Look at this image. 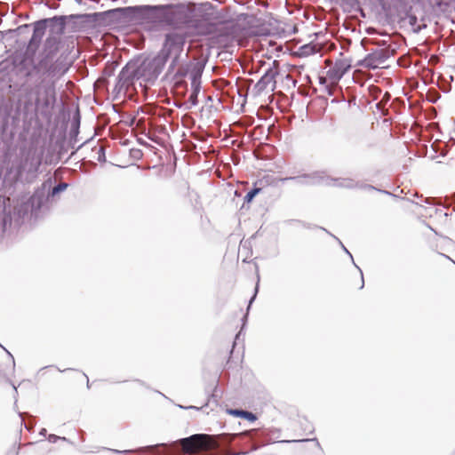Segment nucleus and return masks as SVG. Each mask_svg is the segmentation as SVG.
Segmentation results:
<instances>
[{
  "mask_svg": "<svg viewBox=\"0 0 455 455\" xmlns=\"http://www.w3.org/2000/svg\"><path fill=\"white\" fill-rule=\"evenodd\" d=\"M66 16H53L23 24L13 29L17 35H32L23 46L15 50L12 64L16 76L22 80L20 90L24 108H34L43 116L50 114L57 101L56 85L68 72L69 65L59 56L61 40L49 35L43 42L46 29L61 35L66 28Z\"/></svg>",
  "mask_w": 455,
  "mask_h": 455,
  "instance_id": "1",
  "label": "nucleus"
},
{
  "mask_svg": "<svg viewBox=\"0 0 455 455\" xmlns=\"http://www.w3.org/2000/svg\"><path fill=\"white\" fill-rule=\"evenodd\" d=\"M164 25L176 29L192 28L198 34L212 31L211 14L203 6L189 8L184 4H165Z\"/></svg>",
  "mask_w": 455,
  "mask_h": 455,
  "instance_id": "2",
  "label": "nucleus"
},
{
  "mask_svg": "<svg viewBox=\"0 0 455 455\" xmlns=\"http://www.w3.org/2000/svg\"><path fill=\"white\" fill-rule=\"evenodd\" d=\"M186 37L179 33H167L162 49L156 54L166 64L171 60L169 72L177 65L180 56L183 52Z\"/></svg>",
  "mask_w": 455,
  "mask_h": 455,
  "instance_id": "3",
  "label": "nucleus"
},
{
  "mask_svg": "<svg viewBox=\"0 0 455 455\" xmlns=\"http://www.w3.org/2000/svg\"><path fill=\"white\" fill-rule=\"evenodd\" d=\"M140 80L154 83L162 73L165 64L156 55L153 58L132 59Z\"/></svg>",
  "mask_w": 455,
  "mask_h": 455,
  "instance_id": "4",
  "label": "nucleus"
},
{
  "mask_svg": "<svg viewBox=\"0 0 455 455\" xmlns=\"http://www.w3.org/2000/svg\"><path fill=\"white\" fill-rule=\"evenodd\" d=\"M188 451L195 450H214L219 448L218 437L207 434H195L178 441Z\"/></svg>",
  "mask_w": 455,
  "mask_h": 455,
  "instance_id": "5",
  "label": "nucleus"
},
{
  "mask_svg": "<svg viewBox=\"0 0 455 455\" xmlns=\"http://www.w3.org/2000/svg\"><path fill=\"white\" fill-rule=\"evenodd\" d=\"M165 10V4L137 5V23H152L156 25H164Z\"/></svg>",
  "mask_w": 455,
  "mask_h": 455,
  "instance_id": "6",
  "label": "nucleus"
},
{
  "mask_svg": "<svg viewBox=\"0 0 455 455\" xmlns=\"http://www.w3.org/2000/svg\"><path fill=\"white\" fill-rule=\"evenodd\" d=\"M137 5L118 7L98 13L108 25H117L123 23L137 22Z\"/></svg>",
  "mask_w": 455,
  "mask_h": 455,
  "instance_id": "7",
  "label": "nucleus"
},
{
  "mask_svg": "<svg viewBox=\"0 0 455 455\" xmlns=\"http://www.w3.org/2000/svg\"><path fill=\"white\" fill-rule=\"evenodd\" d=\"M139 76L137 75V69L132 60L128 61L125 66L120 71L116 83L115 84L113 92L119 94L122 92L124 93L129 90L130 87L133 86L134 82L138 81Z\"/></svg>",
  "mask_w": 455,
  "mask_h": 455,
  "instance_id": "8",
  "label": "nucleus"
},
{
  "mask_svg": "<svg viewBox=\"0 0 455 455\" xmlns=\"http://www.w3.org/2000/svg\"><path fill=\"white\" fill-rule=\"evenodd\" d=\"M328 180L329 177L325 175L324 172L315 171L310 173L281 178L279 181L282 183L293 181L299 186H315L320 184H329L327 182Z\"/></svg>",
  "mask_w": 455,
  "mask_h": 455,
  "instance_id": "9",
  "label": "nucleus"
},
{
  "mask_svg": "<svg viewBox=\"0 0 455 455\" xmlns=\"http://www.w3.org/2000/svg\"><path fill=\"white\" fill-rule=\"evenodd\" d=\"M393 53L394 50L388 47L378 48L367 54L363 60L359 61V65L367 68L375 69L380 65H383Z\"/></svg>",
  "mask_w": 455,
  "mask_h": 455,
  "instance_id": "10",
  "label": "nucleus"
},
{
  "mask_svg": "<svg viewBox=\"0 0 455 455\" xmlns=\"http://www.w3.org/2000/svg\"><path fill=\"white\" fill-rule=\"evenodd\" d=\"M279 74L277 68L270 67L266 69L260 79L255 84L251 93L254 97L259 96L267 87L272 84V91L275 88V76Z\"/></svg>",
  "mask_w": 455,
  "mask_h": 455,
  "instance_id": "11",
  "label": "nucleus"
},
{
  "mask_svg": "<svg viewBox=\"0 0 455 455\" xmlns=\"http://www.w3.org/2000/svg\"><path fill=\"white\" fill-rule=\"evenodd\" d=\"M204 65L199 62L192 63L187 67L186 69L179 68L177 71V75L180 76H184L188 75L190 79L191 85H200L201 86V77L204 71Z\"/></svg>",
  "mask_w": 455,
  "mask_h": 455,
  "instance_id": "12",
  "label": "nucleus"
},
{
  "mask_svg": "<svg viewBox=\"0 0 455 455\" xmlns=\"http://www.w3.org/2000/svg\"><path fill=\"white\" fill-rule=\"evenodd\" d=\"M49 199L50 198H47V183L44 182L40 188L35 190L29 198L28 203L32 212L39 211Z\"/></svg>",
  "mask_w": 455,
  "mask_h": 455,
  "instance_id": "13",
  "label": "nucleus"
},
{
  "mask_svg": "<svg viewBox=\"0 0 455 455\" xmlns=\"http://www.w3.org/2000/svg\"><path fill=\"white\" fill-rule=\"evenodd\" d=\"M201 91L200 85H191L190 93L188 99V101L184 102L182 105L175 104L178 108L184 107L185 109H191L193 107H196L198 104V95Z\"/></svg>",
  "mask_w": 455,
  "mask_h": 455,
  "instance_id": "14",
  "label": "nucleus"
},
{
  "mask_svg": "<svg viewBox=\"0 0 455 455\" xmlns=\"http://www.w3.org/2000/svg\"><path fill=\"white\" fill-rule=\"evenodd\" d=\"M327 182L329 183L328 185H333L339 188H344L348 189L355 188L358 186V181H355L350 178L333 179L329 177Z\"/></svg>",
  "mask_w": 455,
  "mask_h": 455,
  "instance_id": "15",
  "label": "nucleus"
},
{
  "mask_svg": "<svg viewBox=\"0 0 455 455\" xmlns=\"http://www.w3.org/2000/svg\"><path fill=\"white\" fill-rule=\"evenodd\" d=\"M166 446L165 443H157L154 445H147L144 447H140L135 450H124V451H119L115 449H109V451L115 452V453H131V452H146V451H154L158 447H164Z\"/></svg>",
  "mask_w": 455,
  "mask_h": 455,
  "instance_id": "16",
  "label": "nucleus"
},
{
  "mask_svg": "<svg viewBox=\"0 0 455 455\" xmlns=\"http://www.w3.org/2000/svg\"><path fill=\"white\" fill-rule=\"evenodd\" d=\"M228 413L230 415L247 419L250 422H254L257 419V416L254 413L241 409H230L228 410Z\"/></svg>",
  "mask_w": 455,
  "mask_h": 455,
  "instance_id": "17",
  "label": "nucleus"
},
{
  "mask_svg": "<svg viewBox=\"0 0 455 455\" xmlns=\"http://www.w3.org/2000/svg\"><path fill=\"white\" fill-rule=\"evenodd\" d=\"M321 229L324 230L325 232H327L328 234H330L335 240H337L339 243V245L341 246V248L343 249V251L347 254L349 255L353 264L355 266L356 268H358L360 274H361V278H362V284L360 286V289H363V286H364V280H363V271L361 270V268L355 265V261H354V259H353V256L352 254L349 252V251L346 248V246H344V244L342 243V242L337 237L335 236L334 235L331 234L330 232H328L325 228H321Z\"/></svg>",
  "mask_w": 455,
  "mask_h": 455,
  "instance_id": "18",
  "label": "nucleus"
},
{
  "mask_svg": "<svg viewBox=\"0 0 455 455\" xmlns=\"http://www.w3.org/2000/svg\"><path fill=\"white\" fill-rule=\"evenodd\" d=\"M68 183L65 182H60L52 188H50V186L47 185V198L53 197L59 193L64 191L68 188Z\"/></svg>",
  "mask_w": 455,
  "mask_h": 455,
  "instance_id": "19",
  "label": "nucleus"
},
{
  "mask_svg": "<svg viewBox=\"0 0 455 455\" xmlns=\"http://www.w3.org/2000/svg\"><path fill=\"white\" fill-rule=\"evenodd\" d=\"M336 69H338V80H339L350 68V64L345 60H338L335 62Z\"/></svg>",
  "mask_w": 455,
  "mask_h": 455,
  "instance_id": "20",
  "label": "nucleus"
},
{
  "mask_svg": "<svg viewBox=\"0 0 455 455\" xmlns=\"http://www.w3.org/2000/svg\"><path fill=\"white\" fill-rule=\"evenodd\" d=\"M261 190L262 188H258L255 184L254 187L245 195L244 202L251 203L254 199V197L260 193Z\"/></svg>",
  "mask_w": 455,
  "mask_h": 455,
  "instance_id": "21",
  "label": "nucleus"
},
{
  "mask_svg": "<svg viewBox=\"0 0 455 455\" xmlns=\"http://www.w3.org/2000/svg\"><path fill=\"white\" fill-rule=\"evenodd\" d=\"M356 188L365 189V190H376V191H379L380 193H383V194H386V195H388V196H395V195H393L389 191L379 189V188H375L372 185L364 184V183H362V182H359V181H358V186H357Z\"/></svg>",
  "mask_w": 455,
  "mask_h": 455,
  "instance_id": "22",
  "label": "nucleus"
},
{
  "mask_svg": "<svg viewBox=\"0 0 455 455\" xmlns=\"http://www.w3.org/2000/svg\"><path fill=\"white\" fill-rule=\"evenodd\" d=\"M408 19L410 25L414 28V32L419 33V31H421L422 28H426V25L417 26L418 18L414 14L408 15Z\"/></svg>",
  "mask_w": 455,
  "mask_h": 455,
  "instance_id": "23",
  "label": "nucleus"
},
{
  "mask_svg": "<svg viewBox=\"0 0 455 455\" xmlns=\"http://www.w3.org/2000/svg\"><path fill=\"white\" fill-rule=\"evenodd\" d=\"M11 216H1L0 217V233L5 231L6 228L11 225Z\"/></svg>",
  "mask_w": 455,
  "mask_h": 455,
  "instance_id": "24",
  "label": "nucleus"
},
{
  "mask_svg": "<svg viewBox=\"0 0 455 455\" xmlns=\"http://www.w3.org/2000/svg\"><path fill=\"white\" fill-rule=\"evenodd\" d=\"M79 125H80V117L78 116L77 119H74V121L72 123L71 133H73L74 136H76L78 134Z\"/></svg>",
  "mask_w": 455,
  "mask_h": 455,
  "instance_id": "25",
  "label": "nucleus"
},
{
  "mask_svg": "<svg viewBox=\"0 0 455 455\" xmlns=\"http://www.w3.org/2000/svg\"><path fill=\"white\" fill-rule=\"evenodd\" d=\"M58 440H62V441H65V442L68 441L66 437H60V436H58V435H53V434H51L48 436V441L50 443H55Z\"/></svg>",
  "mask_w": 455,
  "mask_h": 455,
  "instance_id": "26",
  "label": "nucleus"
},
{
  "mask_svg": "<svg viewBox=\"0 0 455 455\" xmlns=\"http://www.w3.org/2000/svg\"><path fill=\"white\" fill-rule=\"evenodd\" d=\"M328 75L332 79H337L338 80V69H336V66L334 65L332 68H331L328 71Z\"/></svg>",
  "mask_w": 455,
  "mask_h": 455,
  "instance_id": "27",
  "label": "nucleus"
},
{
  "mask_svg": "<svg viewBox=\"0 0 455 455\" xmlns=\"http://www.w3.org/2000/svg\"><path fill=\"white\" fill-rule=\"evenodd\" d=\"M114 67H107L105 68L103 74L105 76H111L114 74Z\"/></svg>",
  "mask_w": 455,
  "mask_h": 455,
  "instance_id": "28",
  "label": "nucleus"
},
{
  "mask_svg": "<svg viewBox=\"0 0 455 455\" xmlns=\"http://www.w3.org/2000/svg\"><path fill=\"white\" fill-rule=\"evenodd\" d=\"M258 290H259V284L257 283L256 284V287H255V291H254V294L252 295V297L251 298L250 301H249V305H248V307H247V310H249L251 305L252 304V302L254 301L256 296H257V293H258Z\"/></svg>",
  "mask_w": 455,
  "mask_h": 455,
  "instance_id": "29",
  "label": "nucleus"
},
{
  "mask_svg": "<svg viewBox=\"0 0 455 455\" xmlns=\"http://www.w3.org/2000/svg\"><path fill=\"white\" fill-rule=\"evenodd\" d=\"M99 154H100V156L98 157L99 161H101L102 158L105 159L104 150L102 148H100Z\"/></svg>",
  "mask_w": 455,
  "mask_h": 455,
  "instance_id": "30",
  "label": "nucleus"
},
{
  "mask_svg": "<svg viewBox=\"0 0 455 455\" xmlns=\"http://www.w3.org/2000/svg\"><path fill=\"white\" fill-rule=\"evenodd\" d=\"M0 347H3V348L7 352V354H8V355H9V356L11 357V359H12V364H13V366H14V365H15V362H14V358H13L12 355V354L7 350V349H5V348H4L1 344H0Z\"/></svg>",
  "mask_w": 455,
  "mask_h": 455,
  "instance_id": "31",
  "label": "nucleus"
},
{
  "mask_svg": "<svg viewBox=\"0 0 455 455\" xmlns=\"http://www.w3.org/2000/svg\"><path fill=\"white\" fill-rule=\"evenodd\" d=\"M435 200V198H427V199L425 200V202H426L427 204H435V202H434Z\"/></svg>",
  "mask_w": 455,
  "mask_h": 455,
  "instance_id": "32",
  "label": "nucleus"
},
{
  "mask_svg": "<svg viewBox=\"0 0 455 455\" xmlns=\"http://www.w3.org/2000/svg\"><path fill=\"white\" fill-rule=\"evenodd\" d=\"M46 433H47L46 429H45V428H42V429L40 430V432H39V435H43V436H45V435H46Z\"/></svg>",
  "mask_w": 455,
  "mask_h": 455,
  "instance_id": "33",
  "label": "nucleus"
},
{
  "mask_svg": "<svg viewBox=\"0 0 455 455\" xmlns=\"http://www.w3.org/2000/svg\"><path fill=\"white\" fill-rule=\"evenodd\" d=\"M84 376L85 377V379L87 380V387L89 388L90 387L89 378H88V376L85 373H84Z\"/></svg>",
  "mask_w": 455,
  "mask_h": 455,
  "instance_id": "34",
  "label": "nucleus"
},
{
  "mask_svg": "<svg viewBox=\"0 0 455 455\" xmlns=\"http://www.w3.org/2000/svg\"><path fill=\"white\" fill-rule=\"evenodd\" d=\"M180 407L183 408V406H180ZM184 409H197V408L195 406H188V407H184Z\"/></svg>",
  "mask_w": 455,
  "mask_h": 455,
  "instance_id": "35",
  "label": "nucleus"
},
{
  "mask_svg": "<svg viewBox=\"0 0 455 455\" xmlns=\"http://www.w3.org/2000/svg\"><path fill=\"white\" fill-rule=\"evenodd\" d=\"M246 319H247V315H245L243 316V323H245Z\"/></svg>",
  "mask_w": 455,
  "mask_h": 455,
  "instance_id": "36",
  "label": "nucleus"
},
{
  "mask_svg": "<svg viewBox=\"0 0 455 455\" xmlns=\"http://www.w3.org/2000/svg\"><path fill=\"white\" fill-rule=\"evenodd\" d=\"M24 414H25V413H19V415H20V417L21 418V419H23V415H24Z\"/></svg>",
  "mask_w": 455,
  "mask_h": 455,
  "instance_id": "37",
  "label": "nucleus"
},
{
  "mask_svg": "<svg viewBox=\"0 0 455 455\" xmlns=\"http://www.w3.org/2000/svg\"><path fill=\"white\" fill-rule=\"evenodd\" d=\"M240 333H241V331L236 335L235 339L239 338Z\"/></svg>",
  "mask_w": 455,
  "mask_h": 455,
  "instance_id": "38",
  "label": "nucleus"
},
{
  "mask_svg": "<svg viewBox=\"0 0 455 455\" xmlns=\"http://www.w3.org/2000/svg\"><path fill=\"white\" fill-rule=\"evenodd\" d=\"M13 388H14L15 393H17V388L15 386H13Z\"/></svg>",
  "mask_w": 455,
  "mask_h": 455,
  "instance_id": "39",
  "label": "nucleus"
}]
</instances>
